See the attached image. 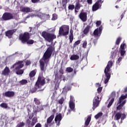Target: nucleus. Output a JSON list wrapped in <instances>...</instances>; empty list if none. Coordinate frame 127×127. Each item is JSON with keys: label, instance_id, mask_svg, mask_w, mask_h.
<instances>
[{"label": "nucleus", "instance_id": "nucleus-1", "mask_svg": "<svg viewBox=\"0 0 127 127\" xmlns=\"http://www.w3.org/2000/svg\"><path fill=\"white\" fill-rule=\"evenodd\" d=\"M53 51H55V48L52 47V46H50L47 48L45 52L43 59H41L39 61L40 67L42 72H45V71H46V68H45V62L51 57Z\"/></svg>", "mask_w": 127, "mask_h": 127}, {"label": "nucleus", "instance_id": "nucleus-2", "mask_svg": "<svg viewBox=\"0 0 127 127\" xmlns=\"http://www.w3.org/2000/svg\"><path fill=\"white\" fill-rule=\"evenodd\" d=\"M45 78H42V76L39 75L35 84V87L30 90L31 93L32 94L35 93V92L37 91V89H40L42 86H44V85H45Z\"/></svg>", "mask_w": 127, "mask_h": 127}, {"label": "nucleus", "instance_id": "nucleus-3", "mask_svg": "<svg viewBox=\"0 0 127 127\" xmlns=\"http://www.w3.org/2000/svg\"><path fill=\"white\" fill-rule=\"evenodd\" d=\"M112 66H113V61H109L104 70V73L106 77V78L105 79L104 81L105 84H107L108 82H109V80L111 78V75H112V73L111 72V68H112Z\"/></svg>", "mask_w": 127, "mask_h": 127}, {"label": "nucleus", "instance_id": "nucleus-4", "mask_svg": "<svg viewBox=\"0 0 127 127\" xmlns=\"http://www.w3.org/2000/svg\"><path fill=\"white\" fill-rule=\"evenodd\" d=\"M42 36L48 42H52L56 38V35L54 34H51L45 31L42 32Z\"/></svg>", "mask_w": 127, "mask_h": 127}, {"label": "nucleus", "instance_id": "nucleus-5", "mask_svg": "<svg viewBox=\"0 0 127 127\" xmlns=\"http://www.w3.org/2000/svg\"><path fill=\"white\" fill-rule=\"evenodd\" d=\"M127 98V93L125 95H122L119 98V100L118 101V104L120 105L117 107V110H122V108L125 106L126 103H127V100L126 99Z\"/></svg>", "mask_w": 127, "mask_h": 127}, {"label": "nucleus", "instance_id": "nucleus-6", "mask_svg": "<svg viewBox=\"0 0 127 127\" xmlns=\"http://www.w3.org/2000/svg\"><path fill=\"white\" fill-rule=\"evenodd\" d=\"M69 34V26L63 25L60 28L59 35L66 36Z\"/></svg>", "mask_w": 127, "mask_h": 127}, {"label": "nucleus", "instance_id": "nucleus-7", "mask_svg": "<svg viewBox=\"0 0 127 127\" xmlns=\"http://www.w3.org/2000/svg\"><path fill=\"white\" fill-rule=\"evenodd\" d=\"M30 39V34L27 32H25L23 34L20 35L19 39L21 41L22 43H26L29 39Z\"/></svg>", "mask_w": 127, "mask_h": 127}, {"label": "nucleus", "instance_id": "nucleus-8", "mask_svg": "<svg viewBox=\"0 0 127 127\" xmlns=\"http://www.w3.org/2000/svg\"><path fill=\"white\" fill-rule=\"evenodd\" d=\"M102 100V97H100L99 96H95L93 100V110L95 111V109L97 107H99V104H100V102Z\"/></svg>", "mask_w": 127, "mask_h": 127}, {"label": "nucleus", "instance_id": "nucleus-9", "mask_svg": "<svg viewBox=\"0 0 127 127\" xmlns=\"http://www.w3.org/2000/svg\"><path fill=\"white\" fill-rule=\"evenodd\" d=\"M26 123L28 127H33L35 126V124L37 123V117H33L32 121H30L29 119H27Z\"/></svg>", "mask_w": 127, "mask_h": 127}, {"label": "nucleus", "instance_id": "nucleus-10", "mask_svg": "<svg viewBox=\"0 0 127 127\" xmlns=\"http://www.w3.org/2000/svg\"><path fill=\"white\" fill-rule=\"evenodd\" d=\"M103 1L102 0H97L96 2L92 6V11H96L99 8H101Z\"/></svg>", "mask_w": 127, "mask_h": 127}, {"label": "nucleus", "instance_id": "nucleus-11", "mask_svg": "<svg viewBox=\"0 0 127 127\" xmlns=\"http://www.w3.org/2000/svg\"><path fill=\"white\" fill-rule=\"evenodd\" d=\"M87 15L88 14L86 12H81L78 15V17L83 22H85V21H87Z\"/></svg>", "mask_w": 127, "mask_h": 127}, {"label": "nucleus", "instance_id": "nucleus-12", "mask_svg": "<svg viewBox=\"0 0 127 127\" xmlns=\"http://www.w3.org/2000/svg\"><path fill=\"white\" fill-rule=\"evenodd\" d=\"M2 18L3 20H9L13 18V15L10 13H5L3 14Z\"/></svg>", "mask_w": 127, "mask_h": 127}, {"label": "nucleus", "instance_id": "nucleus-13", "mask_svg": "<svg viewBox=\"0 0 127 127\" xmlns=\"http://www.w3.org/2000/svg\"><path fill=\"white\" fill-rule=\"evenodd\" d=\"M102 31H103V26H101L99 28H97L94 30L93 35L94 36H100L101 34H102Z\"/></svg>", "mask_w": 127, "mask_h": 127}, {"label": "nucleus", "instance_id": "nucleus-14", "mask_svg": "<svg viewBox=\"0 0 127 127\" xmlns=\"http://www.w3.org/2000/svg\"><path fill=\"white\" fill-rule=\"evenodd\" d=\"M53 119H54V115H52L50 117H49L47 120V123L45 124V127H51L52 124V121H53Z\"/></svg>", "mask_w": 127, "mask_h": 127}, {"label": "nucleus", "instance_id": "nucleus-15", "mask_svg": "<svg viewBox=\"0 0 127 127\" xmlns=\"http://www.w3.org/2000/svg\"><path fill=\"white\" fill-rule=\"evenodd\" d=\"M16 32V29H14L13 30H10L6 31L5 32V36L8 38H11L12 37V35H13V34Z\"/></svg>", "mask_w": 127, "mask_h": 127}, {"label": "nucleus", "instance_id": "nucleus-16", "mask_svg": "<svg viewBox=\"0 0 127 127\" xmlns=\"http://www.w3.org/2000/svg\"><path fill=\"white\" fill-rule=\"evenodd\" d=\"M62 120V114H59L55 117V121L57 124V126H60V122Z\"/></svg>", "mask_w": 127, "mask_h": 127}, {"label": "nucleus", "instance_id": "nucleus-17", "mask_svg": "<svg viewBox=\"0 0 127 127\" xmlns=\"http://www.w3.org/2000/svg\"><path fill=\"white\" fill-rule=\"evenodd\" d=\"M9 73H10L9 68L7 66H6L4 70L2 71L1 75H3V76H8Z\"/></svg>", "mask_w": 127, "mask_h": 127}, {"label": "nucleus", "instance_id": "nucleus-18", "mask_svg": "<svg viewBox=\"0 0 127 127\" xmlns=\"http://www.w3.org/2000/svg\"><path fill=\"white\" fill-rule=\"evenodd\" d=\"M36 69H34L32 70L29 74V77H30V80H32V81H34V78L32 79L36 75Z\"/></svg>", "mask_w": 127, "mask_h": 127}, {"label": "nucleus", "instance_id": "nucleus-19", "mask_svg": "<svg viewBox=\"0 0 127 127\" xmlns=\"http://www.w3.org/2000/svg\"><path fill=\"white\" fill-rule=\"evenodd\" d=\"M69 107L70 109L68 110V112L71 113V111L75 112V103L74 102H69Z\"/></svg>", "mask_w": 127, "mask_h": 127}, {"label": "nucleus", "instance_id": "nucleus-20", "mask_svg": "<svg viewBox=\"0 0 127 127\" xmlns=\"http://www.w3.org/2000/svg\"><path fill=\"white\" fill-rule=\"evenodd\" d=\"M16 69L17 70V69H20L21 68H22V67H23V66H24V65L23 64V61H19L18 62L16 63Z\"/></svg>", "mask_w": 127, "mask_h": 127}, {"label": "nucleus", "instance_id": "nucleus-21", "mask_svg": "<svg viewBox=\"0 0 127 127\" xmlns=\"http://www.w3.org/2000/svg\"><path fill=\"white\" fill-rule=\"evenodd\" d=\"M5 97H7L8 98L13 97L14 96V92L7 91L5 93Z\"/></svg>", "mask_w": 127, "mask_h": 127}, {"label": "nucleus", "instance_id": "nucleus-22", "mask_svg": "<svg viewBox=\"0 0 127 127\" xmlns=\"http://www.w3.org/2000/svg\"><path fill=\"white\" fill-rule=\"evenodd\" d=\"M21 11H22V12H26V13H28V12H31L32 11L31 10V9L28 7H24L22 8Z\"/></svg>", "mask_w": 127, "mask_h": 127}, {"label": "nucleus", "instance_id": "nucleus-23", "mask_svg": "<svg viewBox=\"0 0 127 127\" xmlns=\"http://www.w3.org/2000/svg\"><path fill=\"white\" fill-rule=\"evenodd\" d=\"M90 122H91V116H88L87 119L85 121L84 127H87L90 125Z\"/></svg>", "mask_w": 127, "mask_h": 127}, {"label": "nucleus", "instance_id": "nucleus-24", "mask_svg": "<svg viewBox=\"0 0 127 127\" xmlns=\"http://www.w3.org/2000/svg\"><path fill=\"white\" fill-rule=\"evenodd\" d=\"M79 58H80V57H79L78 55H72V56H71L70 58V60L72 61L78 60Z\"/></svg>", "mask_w": 127, "mask_h": 127}, {"label": "nucleus", "instance_id": "nucleus-25", "mask_svg": "<svg viewBox=\"0 0 127 127\" xmlns=\"http://www.w3.org/2000/svg\"><path fill=\"white\" fill-rule=\"evenodd\" d=\"M90 26L87 25L83 31L84 34H85V35L88 34V33H89V32L90 31Z\"/></svg>", "mask_w": 127, "mask_h": 127}, {"label": "nucleus", "instance_id": "nucleus-26", "mask_svg": "<svg viewBox=\"0 0 127 127\" xmlns=\"http://www.w3.org/2000/svg\"><path fill=\"white\" fill-rule=\"evenodd\" d=\"M122 114L120 112H118L115 116V119L116 121H119L122 118Z\"/></svg>", "mask_w": 127, "mask_h": 127}, {"label": "nucleus", "instance_id": "nucleus-27", "mask_svg": "<svg viewBox=\"0 0 127 127\" xmlns=\"http://www.w3.org/2000/svg\"><path fill=\"white\" fill-rule=\"evenodd\" d=\"M28 82L27 81V80L26 79H22V80H20L19 81L20 85H26Z\"/></svg>", "mask_w": 127, "mask_h": 127}, {"label": "nucleus", "instance_id": "nucleus-28", "mask_svg": "<svg viewBox=\"0 0 127 127\" xmlns=\"http://www.w3.org/2000/svg\"><path fill=\"white\" fill-rule=\"evenodd\" d=\"M114 101H115V98H112L111 99V100H110V101L109 102V103L107 106V108H111L112 105H113V103H114Z\"/></svg>", "mask_w": 127, "mask_h": 127}, {"label": "nucleus", "instance_id": "nucleus-29", "mask_svg": "<svg viewBox=\"0 0 127 127\" xmlns=\"http://www.w3.org/2000/svg\"><path fill=\"white\" fill-rule=\"evenodd\" d=\"M34 102L35 105H37V106H38V105H40V104H41L40 100H39L38 99H37L36 98H34Z\"/></svg>", "mask_w": 127, "mask_h": 127}, {"label": "nucleus", "instance_id": "nucleus-30", "mask_svg": "<svg viewBox=\"0 0 127 127\" xmlns=\"http://www.w3.org/2000/svg\"><path fill=\"white\" fill-rule=\"evenodd\" d=\"M102 116H103V113L99 112L94 116V118L95 119H96V120H98V119H99V118H101Z\"/></svg>", "mask_w": 127, "mask_h": 127}, {"label": "nucleus", "instance_id": "nucleus-31", "mask_svg": "<svg viewBox=\"0 0 127 127\" xmlns=\"http://www.w3.org/2000/svg\"><path fill=\"white\" fill-rule=\"evenodd\" d=\"M62 1L63 7H64V8H66L67 3L68 2V0H62Z\"/></svg>", "mask_w": 127, "mask_h": 127}, {"label": "nucleus", "instance_id": "nucleus-32", "mask_svg": "<svg viewBox=\"0 0 127 127\" xmlns=\"http://www.w3.org/2000/svg\"><path fill=\"white\" fill-rule=\"evenodd\" d=\"M74 8L75 9H80V8H81V5L80 4V2H77L76 3L75 6H74Z\"/></svg>", "mask_w": 127, "mask_h": 127}, {"label": "nucleus", "instance_id": "nucleus-33", "mask_svg": "<svg viewBox=\"0 0 127 127\" xmlns=\"http://www.w3.org/2000/svg\"><path fill=\"white\" fill-rule=\"evenodd\" d=\"M24 72V70L20 69V70H17L16 74L17 75H22Z\"/></svg>", "mask_w": 127, "mask_h": 127}, {"label": "nucleus", "instance_id": "nucleus-34", "mask_svg": "<svg viewBox=\"0 0 127 127\" xmlns=\"http://www.w3.org/2000/svg\"><path fill=\"white\" fill-rule=\"evenodd\" d=\"M0 107H1V108H3V109H7V104L2 103L0 105Z\"/></svg>", "mask_w": 127, "mask_h": 127}, {"label": "nucleus", "instance_id": "nucleus-35", "mask_svg": "<svg viewBox=\"0 0 127 127\" xmlns=\"http://www.w3.org/2000/svg\"><path fill=\"white\" fill-rule=\"evenodd\" d=\"M121 41H122V38L118 37L116 42V45H120V43H121Z\"/></svg>", "mask_w": 127, "mask_h": 127}, {"label": "nucleus", "instance_id": "nucleus-36", "mask_svg": "<svg viewBox=\"0 0 127 127\" xmlns=\"http://www.w3.org/2000/svg\"><path fill=\"white\" fill-rule=\"evenodd\" d=\"M52 20H56L58 18V16L56 13L53 14Z\"/></svg>", "mask_w": 127, "mask_h": 127}, {"label": "nucleus", "instance_id": "nucleus-37", "mask_svg": "<svg viewBox=\"0 0 127 127\" xmlns=\"http://www.w3.org/2000/svg\"><path fill=\"white\" fill-rule=\"evenodd\" d=\"M26 43H27V44H29V45L33 44V43H34V40L29 39L27 40V41L26 42Z\"/></svg>", "mask_w": 127, "mask_h": 127}, {"label": "nucleus", "instance_id": "nucleus-38", "mask_svg": "<svg viewBox=\"0 0 127 127\" xmlns=\"http://www.w3.org/2000/svg\"><path fill=\"white\" fill-rule=\"evenodd\" d=\"M69 39L70 43H72L73 42V39H74V35H69Z\"/></svg>", "mask_w": 127, "mask_h": 127}, {"label": "nucleus", "instance_id": "nucleus-39", "mask_svg": "<svg viewBox=\"0 0 127 127\" xmlns=\"http://www.w3.org/2000/svg\"><path fill=\"white\" fill-rule=\"evenodd\" d=\"M80 43H81V40H79L76 41L74 43L73 47H76V46H77V45H79V44H80Z\"/></svg>", "mask_w": 127, "mask_h": 127}, {"label": "nucleus", "instance_id": "nucleus-40", "mask_svg": "<svg viewBox=\"0 0 127 127\" xmlns=\"http://www.w3.org/2000/svg\"><path fill=\"white\" fill-rule=\"evenodd\" d=\"M25 124L24 122H20V123L18 124L17 125V127H23L25 126Z\"/></svg>", "mask_w": 127, "mask_h": 127}, {"label": "nucleus", "instance_id": "nucleus-41", "mask_svg": "<svg viewBox=\"0 0 127 127\" xmlns=\"http://www.w3.org/2000/svg\"><path fill=\"white\" fill-rule=\"evenodd\" d=\"M75 8V5L74 4H69L68 5V9H70V10H73Z\"/></svg>", "mask_w": 127, "mask_h": 127}, {"label": "nucleus", "instance_id": "nucleus-42", "mask_svg": "<svg viewBox=\"0 0 127 127\" xmlns=\"http://www.w3.org/2000/svg\"><path fill=\"white\" fill-rule=\"evenodd\" d=\"M102 90H103V87H98L97 89L98 94H101V93H102Z\"/></svg>", "mask_w": 127, "mask_h": 127}, {"label": "nucleus", "instance_id": "nucleus-43", "mask_svg": "<svg viewBox=\"0 0 127 127\" xmlns=\"http://www.w3.org/2000/svg\"><path fill=\"white\" fill-rule=\"evenodd\" d=\"M75 102V99L74 98V96L71 95L69 100V103H74Z\"/></svg>", "mask_w": 127, "mask_h": 127}, {"label": "nucleus", "instance_id": "nucleus-44", "mask_svg": "<svg viewBox=\"0 0 127 127\" xmlns=\"http://www.w3.org/2000/svg\"><path fill=\"white\" fill-rule=\"evenodd\" d=\"M64 103V98L62 97L59 100V104H60V105H62Z\"/></svg>", "mask_w": 127, "mask_h": 127}, {"label": "nucleus", "instance_id": "nucleus-45", "mask_svg": "<svg viewBox=\"0 0 127 127\" xmlns=\"http://www.w3.org/2000/svg\"><path fill=\"white\" fill-rule=\"evenodd\" d=\"M66 71L68 73H71V72H73V69L71 67H68L66 68Z\"/></svg>", "mask_w": 127, "mask_h": 127}, {"label": "nucleus", "instance_id": "nucleus-46", "mask_svg": "<svg viewBox=\"0 0 127 127\" xmlns=\"http://www.w3.org/2000/svg\"><path fill=\"white\" fill-rule=\"evenodd\" d=\"M87 41H83V43L82 44V47L83 48H87Z\"/></svg>", "mask_w": 127, "mask_h": 127}, {"label": "nucleus", "instance_id": "nucleus-47", "mask_svg": "<svg viewBox=\"0 0 127 127\" xmlns=\"http://www.w3.org/2000/svg\"><path fill=\"white\" fill-rule=\"evenodd\" d=\"M120 53L121 56H124V55L126 54V51H125V50H121Z\"/></svg>", "mask_w": 127, "mask_h": 127}, {"label": "nucleus", "instance_id": "nucleus-48", "mask_svg": "<svg viewBox=\"0 0 127 127\" xmlns=\"http://www.w3.org/2000/svg\"><path fill=\"white\" fill-rule=\"evenodd\" d=\"M126 46H127L126 44H121V47H120V48H121V50H125V47H126Z\"/></svg>", "mask_w": 127, "mask_h": 127}, {"label": "nucleus", "instance_id": "nucleus-49", "mask_svg": "<svg viewBox=\"0 0 127 127\" xmlns=\"http://www.w3.org/2000/svg\"><path fill=\"white\" fill-rule=\"evenodd\" d=\"M126 12H127V10H125L124 12L122 13V14L121 15V19L122 18H124V16H125V14H126Z\"/></svg>", "mask_w": 127, "mask_h": 127}, {"label": "nucleus", "instance_id": "nucleus-50", "mask_svg": "<svg viewBox=\"0 0 127 127\" xmlns=\"http://www.w3.org/2000/svg\"><path fill=\"white\" fill-rule=\"evenodd\" d=\"M26 63V66H29V65H30L31 64V62H30L29 60H27L25 62Z\"/></svg>", "mask_w": 127, "mask_h": 127}, {"label": "nucleus", "instance_id": "nucleus-51", "mask_svg": "<svg viewBox=\"0 0 127 127\" xmlns=\"http://www.w3.org/2000/svg\"><path fill=\"white\" fill-rule=\"evenodd\" d=\"M31 0L33 3H37V2H39V1H40V0Z\"/></svg>", "mask_w": 127, "mask_h": 127}, {"label": "nucleus", "instance_id": "nucleus-52", "mask_svg": "<svg viewBox=\"0 0 127 127\" xmlns=\"http://www.w3.org/2000/svg\"><path fill=\"white\" fill-rule=\"evenodd\" d=\"M40 108L38 106H37V108L36 109V110H35V113H38L39 112H40Z\"/></svg>", "mask_w": 127, "mask_h": 127}, {"label": "nucleus", "instance_id": "nucleus-53", "mask_svg": "<svg viewBox=\"0 0 127 127\" xmlns=\"http://www.w3.org/2000/svg\"><path fill=\"white\" fill-rule=\"evenodd\" d=\"M102 23V22L101 21H97L96 22V26H100Z\"/></svg>", "mask_w": 127, "mask_h": 127}, {"label": "nucleus", "instance_id": "nucleus-54", "mask_svg": "<svg viewBox=\"0 0 127 127\" xmlns=\"http://www.w3.org/2000/svg\"><path fill=\"white\" fill-rule=\"evenodd\" d=\"M33 117H34V113H32V115L29 116V120H32V119H33Z\"/></svg>", "mask_w": 127, "mask_h": 127}, {"label": "nucleus", "instance_id": "nucleus-55", "mask_svg": "<svg viewBox=\"0 0 127 127\" xmlns=\"http://www.w3.org/2000/svg\"><path fill=\"white\" fill-rule=\"evenodd\" d=\"M126 117L127 116L125 114H123L122 117L121 118V120H125V119H126Z\"/></svg>", "mask_w": 127, "mask_h": 127}, {"label": "nucleus", "instance_id": "nucleus-56", "mask_svg": "<svg viewBox=\"0 0 127 127\" xmlns=\"http://www.w3.org/2000/svg\"><path fill=\"white\" fill-rule=\"evenodd\" d=\"M87 3L92 4V3H93V0H87Z\"/></svg>", "mask_w": 127, "mask_h": 127}, {"label": "nucleus", "instance_id": "nucleus-57", "mask_svg": "<svg viewBox=\"0 0 127 127\" xmlns=\"http://www.w3.org/2000/svg\"><path fill=\"white\" fill-rule=\"evenodd\" d=\"M42 127V126L40 123L37 124L35 126V127Z\"/></svg>", "mask_w": 127, "mask_h": 127}, {"label": "nucleus", "instance_id": "nucleus-58", "mask_svg": "<svg viewBox=\"0 0 127 127\" xmlns=\"http://www.w3.org/2000/svg\"><path fill=\"white\" fill-rule=\"evenodd\" d=\"M111 96L114 97H116V91H113L111 94Z\"/></svg>", "mask_w": 127, "mask_h": 127}, {"label": "nucleus", "instance_id": "nucleus-59", "mask_svg": "<svg viewBox=\"0 0 127 127\" xmlns=\"http://www.w3.org/2000/svg\"><path fill=\"white\" fill-rule=\"evenodd\" d=\"M123 59V58L120 57L118 60V61L117 62V63H120L121 62V61H122V60Z\"/></svg>", "mask_w": 127, "mask_h": 127}, {"label": "nucleus", "instance_id": "nucleus-60", "mask_svg": "<svg viewBox=\"0 0 127 127\" xmlns=\"http://www.w3.org/2000/svg\"><path fill=\"white\" fill-rule=\"evenodd\" d=\"M73 30L72 29H70L69 31V33H70L69 35H73Z\"/></svg>", "mask_w": 127, "mask_h": 127}, {"label": "nucleus", "instance_id": "nucleus-61", "mask_svg": "<svg viewBox=\"0 0 127 127\" xmlns=\"http://www.w3.org/2000/svg\"><path fill=\"white\" fill-rule=\"evenodd\" d=\"M13 68L16 69V64H15L14 65H12V66L11 67V69H13Z\"/></svg>", "mask_w": 127, "mask_h": 127}, {"label": "nucleus", "instance_id": "nucleus-62", "mask_svg": "<svg viewBox=\"0 0 127 127\" xmlns=\"http://www.w3.org/2000/svg\"><path fill=\"white\" fill-rule=\"evenodd\" d=\"M127 87H126L125 89H124V91H123V93H127Z\"/></svg>", "mask_w": 127, "mask_h": 127}, {"label": "nucleus", "instance_id": "nucleus-63", "mask_svg": "<svg viewBox=\"0 0 127 127\" xmlns=\"http://www.w3.org/2000/svg\"><path fill=\"white\" fill-rule=\"evenodd\" d=\"M96 86H97V87H101V84H100V83H96Z\"/></svg>", "mask_w": 127, "mask_h": 127}, {"label": "nucleus", "instance_id": "nucleus-64", "mask_svg": "<svg viewBox=\"0 0 127 127\" xmlns=\"http://www.w3.org/2000/svg\"><path fill=\"white\" fill-rule=\"evenodd\" d=\"M40 109L41 111H43V110H44V109L43 108V106H40Z\"/></svg>", "mask_w": 127, "mask_h": 127}]
</instances>
